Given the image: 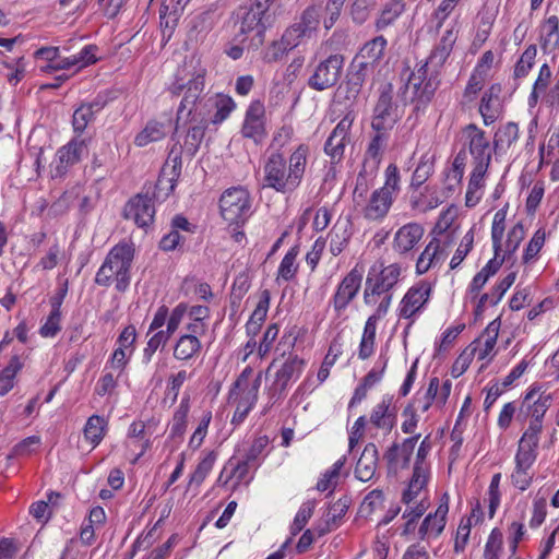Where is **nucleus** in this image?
I'll return each mask as SVG.
<instances>
[{
  "label": "nucleus",
  "instance_id": "obj_1",
  "mask_svg": "<svg viewBox=\"0 0 559 559\" xmlns=\"http://www.w3.org/2000/svg\"><path fill=\"white\" fill-rule=\"evenodd\" d=\"M319 9L310 5L304 10L300 19L288 26L278 40L272 41L264 51L269 63L282 60L289 51L316 35L319 27Z\"/></svg>",
  "mask_w": 559,
  "mask_h": 559
},
{
  "label": "nucleus",
  "instance_id": "obj_2",
  "mask_svg": "<svg viewBox=\"0 0 559 559\" xmlns=\"http://www.w3.org/2000/svg\"><path fill=\"white\" fill-rule=\"evenodd\" d=\"M206 68L202 64L201 59L192 56L186 59L182 67L178 69L175 82L169 86V92L174 96L183 94L178 114L188 109L191 114L193 106L204 91V79Z\"/></svg>",
  "mask_w": 559,
  "mask_h": 559
},
{
  "label": "nucleus",
  "instance_id": "obj_3",
  "mask_svg": "<svg viewBox=\"0 0 559 559\" xmlns=\"http://www.w3.org/2000/svg\"><path fill=\"white\" fill-rule=\"evenodd\" d=\"M134 257V249L127 242L116 245L107 254L104 263L95 276V283L108 287L112 280L116 289L124 292L130 284V269Z\"/></svg>",
  "mask_w": 559,
  "mask_h": 559
},
{
  "label": "nucleus",
  "instance_id": "obj_4",
  "mask_svg": "<svg viewBox=\"0 0 559 559\" xmlns=\"http://www.w3.org/2000/svg\"><path fill=\"white\" fill-rule=\"evenodd\" d=\"M439 70L428 61L415 69L401 90L400 97L402 102L404 104H415L416 110L429 104L440 83L438 79Z\"/></svg>",
  "mask_w": 559,
  "mask_h": 559
},
{
  "label": "nucleus",
  "instance_id": "obj_5",
  "mask_svg": "<svg viewBox=\"0 0 559 559\" xmlns=\"http://www.w3.org/2000/svg\"><path fill=\"white\" fill-rule=\"evenodd\" d=\"M306 361L297 355H290L281 367L274 372L272 382L266 386L267 403L263 413H267L271 407L282 401L289 382L296 381L301 376Z\"/></svg>",
  "mask_w": 559,
  "mask_h": 559
},
{
  "label": "nucleus",
  "instance_id": "obj_6",
  "mask_svg": "<svg viewBox=\"0 0 559 559\" xmlns=\"http://www.w3.org/2000/svg\"><path fill=\"white\" fill-rule=\"evenodd\" d=\"M371 115L372 131L390 132L401 120L402 111L394 102V90L391 83L381 84Z\"/></svg>",
  "mask_w": 559,
  "mask_h": 559
},
{
  "label": "nucleus",
  "instance_id": "obj_7",
  "mask_svg": "<svg viewBox=\"0 0 559 559\" xmlns=\"http://www.w3.org/2000/svg\"><path fill=\"white\" fill-rule=\"evenodd\" d=\"M401 271V266L397 263L386 266L380 263L371 266L365 284V304L374 305L378 301V297L389 293L397 284Z\"/></svg>",
  "mask_w": 559,
  "mask_h": 559
},
{
  "label": "nucleus",
  "instance_id": "obj_8",
  "mask_svg": "<svg viewBox=\"0 0 559 559\" xmlns=\"http://www.w3.org/2000/svg\"><path fill=\"white\" fill-rule=\"evenodd\" d=\"M250 193L241 186L228 188L221 195V215L229 224L243 222L250 215Z\"/></svg>",
  "mask_w": 559,
  "mask_h": 559
},
{
  "label": "nucleus",
  "instance_id": "obj_9",
  "mask_svg": "<svg viewBox=\"0 0 559 559\" xmlns=\"http://www.w3.org/2000/svg\"><path fill=\"white\" fill-rule=\"evenodd\" d=\"M344 56L340 53L330 55L320 61L308 80V85L316 91H324L334 86L343 71Z\"/></svg>",
  "mask_w": 559,
  "mask_h": 559
},
{
  "label": "nucleus",
  "instance_id": "obj_10",
  "mask_svg": "<svg viewBox=\"0 0 559 559\" xmlns=\"http://www.w3.org/2000/svg\"><path fill=\"white\" fill-rule=\"evenodd\" d=\"M262 383V372H259L251 386L245 389H231L228 401L235 405V413L231 418L233 425L241 424L258 401L259 390Z\"/></svg>",
  "mask_w": 559,
  "mask_h": 559
},
{
  "label": "nucleus",
  "instance_id": "obj_11",
  "mask_svg": "<svg viewBox=\"0 0 559 559\" xmlns=\"http://www.w3.org/2000/svg\"><path fill=\"white\" fill-rule=\"evenodd\" d=\"M463 135L473 159L472 164L489 166L491 163V147L485 131L475 123H469L464 127Z\"/></svg>",
  "mask_w": 559,
  "mask_h": 559
},
{
  "label": "nucleus",
  "instance_id": "obj_12",
  "mask_svg": "<svg viewBox=\"0 0 559 559\" xmlns=\"http://www.w3.org/2000/svg\"><path fill=\"white\" fill-rule=\"evenodd\" d=\"M431 293V284L420 281L412 286L400 302L399 316L404 319H413L428 302Z\"/></svg>",
  "mask_w": 559,
  "mask_h": 559
},
{
  "label": "nucleus",
  "instance_id": "obj_13",
  "mask_svg": "<svg viewBox=\"0 0 559 559\" xmlns=\"http://www.w3.org/2000/svg\"><path fill=\"white\" fill-rule=\"evenodd\" d=\"M309 148L307 145L300 144L289 156L288 165L285 162L284 169V193L295 191L302 181Z\"/></svg>",
  "mask_w": 559,
  "mask_h": 559
},
{
  "label": "nucleus",
  "instance_id": "obj_14",
  "mask_svg": "<svg viewBox=\"0 0 559 559\" xmlns=\"http://www.w3.org/2000/svg\"><path fill=\"white\" fill-rule=\"evenodd\" d=\"M87 153L86 140L74 138L57 152V159L52 177H63L73 165L81 160V157Z\"/></svg>",
  "mask_w": 559,
  "mask_h": 559
},
{
  "label": "nucleus",
  "instance_id": "obj_15",
  "mask_svg": "<svg viewBox=\"0 0 559 559\" xmlns=\"http://www.w3.org/2000/svg\"><path fill=\"white\" fill-rule=\"evenodd\" d=\"M243 138L252 140L255 144L261 143L266 135L265 108L262 102H252L245 116L241 128Z\"/></svg>",
  "mask_w": 559,
  "mask_h": 559
},
{
  "label": "nucleus",
  "instance_id": "obj_16",
  "mask_svg": "<svg viewBox=\"0 0 559 559\" xmlns=\"http://www.w3.org/2000/svg\"><path fill=\"white\" fill-rule=\"evenodd\" d=\"M362 281V270L355 266L340 283L332 299L334 310L340 314L358 294Z\"/></svg>",
  "mask_w": 559,
  "mask_h": 559
},
{
  "label": "nucleus",
  "instance_id": "obj_17",
  "mask_svg": "<svg viewBox=\"0 0 559 559\" xmlns=\"http://www.w3.org/2000/svg\"><path fill=\"white\" fill-rule=\"evenodd\" d=\"M448 512L449 497L445 493L437 510L433 513H429L421 522L418 528L419 538L426 542L438 538L445 527Z\"/></svg>",
  "mask_w": 559,
  "mask_h": 559
},
{
  "label": "nucleus",
  "instance_id": "obj_18",
  "mask_svg": "<svg viewBox=\"0 0 559 559\" xmlns=\"http://www.w3.org/2000/svg\"><path fill=\"white\" fill-rule=\"evenodd\" d=\"M155 215V207L147 195L136 194L126 204L123 216L132 219L139 227L145 228L152 224Z\"/></svg>",
  "mask_w": 559,
  "mask_h": 559
},
{
  "label": "nucleus",
  "instance_id": "obj_19",
  "mask_svg": "<svg viewBox=\"0 0 559 559\" xmlns=\"http://www.w3.org/2000/svg\"><path fill=\"white\" fill-rule=\"evenodd\" d=\"M266 11L265 3H262L261 0H255L250 8L243 9L239 21V32L241 34L254 32L255 36L259 37V43H262L266 28L264 22Z\"/></svg>",
  "mask_w": 559,
  "mask_h": 559
},
{
  "label": "nucleus",
  "instance_id": "obj_20",
  "mask_svg": "<svg viewBox=\"0 0 559 559\" xmlns=\"http://www.w3.org/2000/svg\"><path fill=\"white\" fill-rule=\"evenodd\" d=\"M420 435L405 439L401 444L393 443L384 453V460L388 463L390 472L397 473L408 467L411 456L414 453L415 445Z\"/></svg>",
  "mask_w": 559,
  "mask_h": 559
},
{
  "label": "nucleus",
  "instance_id": "obj_21",
  "mask_svg": "<svg viewBox=\"0 0 559 559\" xmlns=\"http://www.w3.org/2000/svg\"><path fill=\"white\" fill-rule=\"evenodd\" d=\"M285 157L280 152H273L263 166V187L284 193Z\"/></svg>",
  "mask_w": 559,
  "mask_h": 559
},
{
  "label": "nucleus",
  "instance_id": "obj_22",
  "mask_svg": "<svg viewBox=\"0 0 559 559\" xmlns=\"http://www.w3.org/2000/svg\"><path fill=\"white\" fill-rule=\"evenodd\" d=\"M424 236V228L420 224L408 223L394 235L392 248L393 250L403 255L411 252Z\"/></svg>",
  "mask_w": 559,
  "mask_h": 559
},
{
  "label": "nucleus",
  "instance_id": "obj_23",
  "mask_svg": "<svg viewBox=\"0 0 559 559\" xmlns=\"http://www.w3.org/2000/svg\"><path fill=\"white\" fill-rule=\"evenodd\" d=\"M171 130V119L164 118L163 120L152 119L147 121L142 131L134 138V144L139 147L148 145L150 143L160 141Z\"/></svg>",
  "mask_w": 559,
  "mask_h": 559
},
{
  "label": "nucleus",
  "instance_id": "obj_24",
  "mask_svg": "<svg viewBox=\"0 0 559 559\" xmlns=\"http://www.w3.org/2000/svg\"><path fill=\"white\" fill-rule=\"evenodd\" d=\"M501 86L499 84L492 85L488 88L480 100L479 114L483 117L486 126L492 124L500 116L501 102H500Z\"/></svg>",
  "mask_w": 559,
  "mask_h": 559
},
{
  "label": "nucleus",
  "instance_id": "obj_25",
  "mask_svg": "<svg viewBox=\"0 0 559 559\" xmlns=\"http://www.w3.org/2000/svg\"><path fill=\"white\" fill-rule=\"evenodd\" d=\"M373 69L374 68L369 63H366L365 61H361L355 57L348 68L346 75L348 94H350L353 97H356L360 93L364 84L372 73Z\"/></svg>",
  "mask_w": 559,
  "mask_h": 559
},
{
  "label": "nucleus",
  "instance_id": "obj_26",
  "mask_svg": "<svg viewBox=\"0 0 559 559\" xmlns=\"http://www.w3.org/2000/svg\"><path fill=\"white\" fill-rule=\"evenodd\" d=\"M393 204V197L380 189L374 190L362 210L365 218L379 221L386 216Z\"/></svg>",
  "mask_w": 559,
  "mask_h": 559
},
{
  "label": "nucleus",
  "instance_id": "obj_27",
  "mask_svg": "<svg viewBox=\"0 0 559 559\" xmlns=\"http://www.w3.org/2000/svg\"><path fill=\"white\" fill-rule=\"evenodd\" d=\"M392 405V400L390 397H383L380 403H378L371 414H370V424L380 430H383L385 433H389L395 425L396 420V412Z\"/></svg>",
  "mask_w": 559,
  "mask_h": 559
},
{
  "label": "nucleus",
  "instance_id": "obj_28",
  "mask_svg": "<svg viewBox=\"0 0 559 559\" xmlns=\"http://www.w3.org/2000/svg\"><path fill=\"white\" fill-rule=\"evenodd\" d=\"M379 460L378 448L374 443L366 444L355 467V476L360 481H369L376 473Z\"/></svg>",
  "mask_w": 559,
  "mask_h": 559
},
{
  "label": "nucleus",
  "instance_id": "obj_29",
  "mask_svg": "<svg viewBox=\"0 0 559 559\" xmlns=\"http://www.w3.org/2000/svg\"><path fill=\"white\" fill-rule=\"evenodd\" d=\"M374 134L365 153L364 167H370L371 173H376L382 160L383 152L389 141L390 132L373 131Z\"/></svg>",
  "mask_w": 559,
  "mask_h": 559
},
{
  "label": "nucleus",
  "instance_id": "obj_30",
  "mask_svg": "<svg viewBox=\"0 0 559 559\" xmlns=\"http://www.w3.org/2000/svg\"><path fill=\"white\" fill-rule=\"evenodd\" d=\"M443 255L444 246L441 245V240L432 238L417 259L416 273H427L430 269L442 262Z\"/></svg>",
  "mask_w": 559,
  "mask_h": 559
},
{
  "label": "nucleus",
  "instance_id": "obj_31",
  "mask_svg": "<svg viewBox=\"0 0 559 559\" xmlns=\"http://www.w3.org/2000/svg\"><path fill=\"white\" fill-rule=\"evenodd\" d=\"M457 33L459 31L456 28V23H454L444 32L440 38L439 44L435 47L429 58L427 59V61L430 62L432 67L440 69L443 66L457 39Z\"/></svg>",
  "mask_w": 559,
  "mask_h": 559
},
{
  "label": "nucleus",
  "instance_id": "obj_32",
  "mask_svg": "<svg viewBox=\"0 0 559 559\" xmlns=\"http://www.w3.org/2000/svg\"><path fill=\"white\" fill-rule=\"evenodd\" d=\"M539 437L524 431L519 440V447L515 454V465L532 467L537 457V447Z\"/></svg>",
  "mask_w": 559,
  "mask_h": 559
},
{
  "label": "nucleus",
  "instance_id": "obj_33",
  "mask_svg": "<svg viewBox=\"0 0 559 559\" xmlns=\"http://www.w3.org/2000/svg\"><path fill=\"white\" fill-rule=\"evenodd\" d=\"M171 162H173V166H171L170 174H167V167H168V163H167L166 166L163 168L162 175L159 176V178L156 182L155 192H154V197L156 199H165L166 197L169 195V193L171 191H174L175 182L180 175L181 160H180V157L175 156L171 159Z\"/></svg>",
  "mask_w": 559,
  "mask_h": 559
},
{
  "label": "nucleus",
  "instance_id": "obj_34",
  "mask_svg": "<svg viewBox=\"0 0 559 559\" xmlns=\"http://www.w3.org/2000/svg\"><path fill=\"white\" fill-rule=\"evenodd\" d=\"M552 81V72L547 63H543L539 68L538 75L533 84L532 92L527 103L530 107H535L539 100H545Z\"/></svg>",
  "mask_w": 559,
  "mask_h": 559
},
{
  "label": "nucleus",
  "instance_id": "obj_35",
  "mask_svg": "<svg viewBox=\"0 0 559 559\" xmlns=\"http://www.w3.org/2000/svg\"><path fill=\"white\" fill-rule=\"evenodd\" d=\"M488 168L489 166L485 165H473V171L471 174L465 197L466 206L473 207L479 202Z\"/></svg>",
  "mask_w": 559,
  "mask_h": 559
},
{
  "label": "nucleus",
  "instance_id": "obj_36",
  "mask_svg": "<svg viewBox=\"0 0 559 559\" xmlns=\"http://www.w3.org/2000/svg\"><path fill=\"white\" fill-rule=\"evenodd\" d=\"M386 45L388 41L383 35L376 36L364 44L356 58L374 68L384 57Z\"/></svg>",
  "mask_w": 559,
  "mask_h": 559
},
{
  "label": "nucleus",
  "instance_id": "obj_37",
  "mask_svg": "<svg viewBox=\"0 0 559 559\" xmlns=\"http://www.w3.org/2000/svg\"><path fill=\"white\" fill-rule=\"evenodd\" d=\"M500 329V322L498 320L491 321L485 329L481 338L477 342H473V347H476V355L479 360H484L489 357L497 343L498 334Z\"/></svg>",
  "mask_w": 559,
  "mask_h": 559
},
{
  "label": "nucleus",
  "instance_id": "obj_38",
  "mask_svg": "<svg viewBox=\"0 0 559 559\" xmlns=\"http://www.w3.org/2000/svg\"><path fill=\"white\" fill-rule=\"evenodd\" d=\"M519 139V127L508 122L496 131L493 136V151L497 155L508 152Z\"/></svg>",
  "mask_w": 559,
  "mask_h": 559
},
{
  "label": "nucleus",
  "instance_id": "obj_39",
  "mask_svg": "<svg viewBox=\"0 0 559 559\" xmlns=\"http://www.w3.org/2000/svg\"><path fill=\"white\" fill-rule=\"evenodd\" d=\"M428 478L429 466L414 465L408 487L403 493V501L409 504L415 500L420 491L426 487Z\"/></svg>",
  "mask_w": 559,
  "mask_h": 559
},
{
  "label": "nucleus",
  "instance_id": "obj_40",
  "mask_svg": "<svg viewBox=\"0 0 559 559\" xmlns=\"http://www.w3.org/2000/svg\"><path fill=\"white\" fill-rule=\"evenodd\" d=\"M540 45L547 51L559 47V19L556 15L547 17L540 26Z\"/></svg>",
  "mask_w": 559,
  "mask_h": 559
},
{
  "label": "nucleus",
  "instance_id": "obj_41",
  "mask_svg": "<svg viewBox=\"0 0 559 559\" xmlns=\"http://www.w3.org/2000/svg\"><path fill=\"white\" fill-rule=\"evenodd\" d=\"M405 8L403 0H389L380 10L376 21L374 27L377 31H382L392 25L394 21L403 13Z\"/></svg>",
  "mask_w": 559,
  "mask_h": 559
},
{
  "label": "nucleus",
  "instance_id": "obj_42",
  "mask_svg": "<svg viewBox=\"0 0 559 559\" xmlns=\"http://www.w3.org/2000/svg\"><path fill=\"white\" fill-rule=\"evenodd\" d=\"M201 342L194 334H183L174 348V357L178 360H189L201 350Z\"/></svg>",
  "mask_w": 559,
  "mask_h": 559
},
{
  "label": "nucleus",
  "instance_id": "obj_43",
  "mask_svg": "<svg viewBox=\"0 0 559 559\" xmlns=\"http://www.w3.org/2000/svg\"><path fill=\"white\" fill-rule=\"evenodd\" d=\"M549 406V396H540L537 401L533 403L530 409L531 421L527 429L525 430L526 432L539 436L543 429V417Z\"/></svg>",
  "mask_w": 559,
  "mask_h": 559
},
{
  "label": "nucleus",
  "instance_id": "obj_44",
  "mask_svg": "<svg viewBox=\"0 0 559 559\" xmlns=\"http://www.w3.org/2000/svg\"><path fill=\"white\" fill-rule=\"evenodd\" d=\"M330 238V252L333 255H338L347 246L350 233L346 224L336 223L329 234Z\"/></svg>",
  "mask_w": 559,
  "mask_h": 559
},
{
  "label": "nucleus",
  "instance_id": "obj_45",
  "mask_svg": "<svg viewBox=\"0 0 559 559\" xmlns=\"http://www.w3.org/2000/svg\"><path fill=\"white\" fill-rule=\"evenodd\" d=\"M537 57L536 45H530L521 55L520 59L514 66L513 76L514 79H522L527 76L530 71L533 69Z\"/></svg>",
  "mask_w": 559,
  "mask_h": 559
},
{
  "label": "nucleus",
  "instance_id": "obj_46",
  "mask_svg": "<svg viewBox=\"0 0 559 559\" xmlns=\"http://www.w3.org/2000/svg\"><path fill=\"white\" fill-rule=\"evenodd\" d=\"M379 0H353L349 13L356 24L365 23L377 8Z\"/></svg>",
  "mask_w": 559,
  "mask_h": 559
},
{
  "label": "nucleus",
  "instance_id": "obj_47",
  "mask_svg": "<svg viewBox=\"0 0 559 559\" xmlns=\"http://www.w3.org/2000/svg\"><path fill=\"white\" fill-rule=\"evenodd\" d=\"M205 129H206V121L201 120L197 124L191 126L188 129L186 139H185V150L190 154L193 155L200 144L202 143L204 135H205Z\"/></svg>",
  "mask_w": 559,
  "mask_h": 559
},
{
  "label": "nucleus",
  "instance_id": "obj_48",
  "mask_svg": "<svg viewBox=\"0 0 559 559\" xmlns=\"http://www.w3.org/2000/svg\"><path fill=\"white\" fill-rule=\"evenodd\" d=\"M188 413H189L188 400H182L173 417L171 427H170V437L171 438H181L183 436V433L186 432L187 421H188L187 420Z\"/></svg>",
  "mask_w": 559,
  "mask_h": 559
},
{
  "label": "nucleus",
  "instance_id": "obj_49",
  "mask_svg": "<svg viewBox=\"0 0 559 559\" xmlns=\"http://www.w3.org/2000/svg\"><path fill=\"white\" fill-rule=\"evenodd\" d=\"M106 421L103 417L93 415L87 419L84 427V437L95 447L97 445L103 437Z\"/></svg>",
  "mask_w": 559,
  "mask_h": 559
},
{
  "label": "nucleus",
  "instance_id": "obj_50",
  "mask_svg": "<svg viewBox=\"0 0 559 559\" xmlns=\"http://www.w3.org/2000/svg\"><path fill=\"white\" fill-rule=\"evenodd\" d=\"M212 102L216 109L215 115L212 118L213 123H219L224 121L235 108V103L231 97L226 95H217Z\"/></svg>",
  "mask_w": 559,
  "mask_h": 559
},
{
  "label": "nucleus",
  "instance_id": "obj_51",
  "mask_svg": "<svg viewBox=\"0 0 559 559\" xmlns=\"http://www.w3.org/2000/svg\"><path fill=\"white\" fill-rule=\"evenodd\" d=\"M215 460L216 454L214 452L207 453L206 456L199 462L197 468L190 476L189 484L200 486L212 471Z\"/></svg>",
  "mask_w": 559,
  "mask_h": 559
},
{
  "label": "nucleus",
  "instance_id": "obj_52",
  "mask_svg": "<svg viewBox=\"0 0 559 559\" xmlns=\"http://www.w3.org/2000/svg\"><path fill=\"white\" fill-rule=\"evenodd\" d=\"M502 544V533L498 528L492 530L485 545L484 559H500Z\"/></svg>",
  "mask_w": 559,
  "mask_h": 559
},
{
  "label": "nucleus",
  "instance_id": "obj_53",
  "mask_svg": "<svg viewBox=\"0 0 559 559\" xmlns=\"http://www.w3.org/2000/svg\"><path fill=\"white\" fill-rule=\"evenodd\" d=\"M171 335L166 330L155 331L148 338L146 347L143 350V356L146 361H150L159 347H164Z\"/></svg>",
  "mask_w": 559,
  "mask_h": 559
},
{
  "label": "nucleus",
  "instance_id": "obj_54",
  "mask_svg": "<svg viewBox=\"0 0 559 559\" xmlns=\"http://www.w3.org/2000/svg\"><path fill=\"white\" fill-rule=\"evenodd\" d=\"M433 170L431 158L427 155L423 156L417 165L411 181L413 188L420 187L430 177Z\"/></svg>",
  "mask_w": 559,
  "mask_h": 559
},
{
  "label": "nucleus",
  "instance_id": "obj_55",
  "mask_svg": "<svg viewBox=\"0 0 559 559\" xmlns=\"http://www.w3.org/2000/svg\"><path fill=\"white\" fill-rule=\"evenodd\" d=\"M476 347H473V344H471L468 347H466L455 359L454 364L452 365L451 373L454 378H459L462 376L471 365L474 356L476 355Z\"/></svg>",
  "mask_w": 559,
  "mask_h": 559
},
{
  "label": "nucleus",
  "instance_id": "obj_56",
  "mask_svg": "<svg viewBox=\"0 0 559 559\" xmlns=\"http://www.w3.org/2000/svg\"><path fill=\"white\" fill-rule=\"evenodd\" d=\"M297 254L298 250L296 247L285 254L278 267V277L289 281L295 276L297 272V265L295 264Z\"/></svg>",
  "mask_w": 559,
  "mask_h": 559
},
{
  "label": "nucleus",
  "instance_id": "obj_57",
  "mask_svg": "<svg viewBox=\"0 0 559 559\" xmlns=\"http://www.w3.org/2000/svg\"><path fill=\"white\" fill-rule=\"evenodd\" d=\"M400 171L395 164H390L385 169V181L383 187L379 188L386 194L394 198V195L400 191Z\"/></svg>",
  "mask_w": 559,
  "mask_h": 559
},
{
  "label": "nucleus",
  "instance_id": "obj_58",
  "mask_svg": "<svg viewBox=\"0 0 559 559\" xmlns=\"http://www.w3.org/2000/svg\"><path fill=\"white\" fill-rule=\"evenodd\" d=\"M474 243V231L473 229H469L464 237L461 240V243L459 248L456 249L451 262L450 267L453 270L457 267L461 262L465 259V257L468 254L471 249L473 248Z\"/></svg>",
  "mask_w": 559,
  "mask_h": 559
},
{
  "label": "nucleus",
  "instance_id": "obj_59",
  "mask_svg": "<svg viewBox=\"0 0 559 559\" xmlns=\"http://www.w3.org/2000/svg\"><path fill=\"white\" fill-rule=\"evenodd\" d=\"M349 506L350 498H348L347 496L340 498L337 501H335L329 507L325 514L326 522H332L333 525H336L337 521L345 515Z\"/></svg>",
  "mask_w": 559,
  "mask_h": 559
},
{
  "label": "nucleus",
  "instance_id": "obj_60",
  "mask_svg": "<svg viewBox=\"0 0 559 559\" xmlns=\"http://www.w3.org/2000/svg\"><path fill=\"white\" fill-rule=\"evenodd\" d=\"M347 144L344 140L330 134L324 144V151L331 157L332 163H337L343 158Z\"/></svg>",
  "mask_w": 559,
  "mask_h": 559
},
{
  "label": "nucleus",
  "instance_id": "obj_61",
  "mask_svg": "<svg viewBox=\"0 0 559 559\" xmlns=\"http://www.w3.org/2000/svg\"><path fill=\"white\" fill-rule=\"evenodd\" d=\"M472 519L463 518L459 524L456 536L454 540V551L460 554L463 552L471 534Z\"/></svg>",
  "mask_w": 559,
  "mask_h": 559
},
{
  "label": "nucleus",
  "instance_id": "obj_62",
  "mask_svg": "<svg viewBox=\"0 0 559 559\" xmlns=\"http://www.w3.org/2000/svg\"><path fill=\"white\" fill-rule=\"evenodd\" d=\"M188 313V305L185 302L178 304L171 312L168 311L166 331L173 336L178 330L185 316Z\"/></svg>",
  "mask_w": 559,
  "mask_h": 559
},
{
  "label": "nucleus",
  "instance_id": "obj_63",
  "mask_svg": "<svg viewBox=\"0 0 559 559\" xmlns=\"http://www.w3.org/2000/svg\"><path fill=\"white\" fill-rule=\"evenodd\" d=\"M94 119L93 114L87 107L82 104L75 109L72 117V126L74 132L81 134L86 129L87 124Z\"/></svg>",
  "mask_w": 559,
  "mask_h": 559
},
{
  "label": "nucleus",
  "instance_id": "obj_64",
  "mask_svg": "<svg viewBox=\"0 0 559 559\" xmlns=\"http://www.w3.org/2000/svg\"><path fill=\"white\" fill-rule=\"evenodd\" d=\"M355 121V115L353 111H348L336 124L334 130L332 131V135L344 140L345 142H350V129Z\"/></svg>",
  "mask_w": 559,
  "mask_h": 559
}]
</instances>
